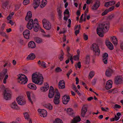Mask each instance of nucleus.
Here are the masks:
<instances>
[{
    "label": "nucleus",
    "mask_w": 123,
    "mask_h": 123,
    "mask_svg": "<svg viewBox=\"0 0 123 123\" xmlns=\"http://www.w3.org/2000/svg\"><path fill=\"white\" fill-rule=\"evenodd\" d=\"M40 3V0H34L33 5L34 6V8L35 9L39 6Z\"/></svg>",
    "instance_id": "24"
},
{
    "label": "nucleus",
    "mask_w": 123,
    "mask_h": 123,
    "mask_svg": "<svg viewBox=\"0 0 123 123\" xmlns=\"http://www.w3.org/2000/svg\"><path fill=\"white\" fill-rule=\"evenodd\" d=\"M83 38L85 40H87L88 39V36L85 33L83 34Z\"/></svg>",
    "instance_id": "52"
},
{
    "label": "nucleus",
    "mask_w": 123,
    "mask_h": 123,
    "mask_svg": "<svg viewBox=\"0 0 123 123\" xmlns=\"http://www.w3.org/2000/svg\"><path fill=\"white\" fill-rule=\"evenodd\" d=\"M110 6H111L114 5L115 3V1H110L109 2Z\"/></svg>",
    "instance_id": "59"
},
{
    "label": "nucleus",
    "mask_w": 123,
    "mask_h": 123,
    "mask_svg": "<svg viewBox=\"0 0 123 123\" xmlns=\"http://www.w3.org/2000/svg\"><path fill=\"white\" fill-rule=\"evenodd\" d=\"M9 2L8 1H6L4 3L2 4V7L3 9H5L6 7L8 5Z\"/></svg>",
    "instance_id": "40"
},
{
    "label": "nucleus",
    "mask_w": 123,
    "mask_h": 123,
    "mask_svg": "<svg viewBox=\"0 0 123 123\" xmlns=\"http://www.w3.org/2000/svg\"><path fill=\"white\" fill-rule=\"evenodd\" d=\"M29 0H24L23 2V3L24 5H26L29 3Z\"/></svg>",
    "instance_id": "46"
},
{
    "label": "nucleus",
    "mask_w": 123,
    "mask_h": 123,
    "mask_svg": "<svg viewBox=\"0 0 123 123\" xmlns=\"http://www.w3.org/2000/svg\"><path fill=\"white\" fill-rule=\"evenodd\" d=\"M54 96V88L52 86L50 87L48 96L50 98H52Z\"/></svg>",
    "instance_id": "14"
},
{
    "label": "nucleus",
    "mask_w": 123,
    "mask_h": 123,
    "mask_svg": "<svg viewBox=\"0 0 123 123\" xmlns=\"http://www.w3.org/2000/svg\"><path fill=\"white\" fill-rule=\"evenodd\" d=\"M58 87L59 89H63L65 87V82L64 80L60 81L58 84Z\"/></svg>",
    "instance_id": "17"
},
{
    "label": "nucleus",
    "mask_w": 123,
    "mask_h": 123,
    "mask_svg": "<svg viewBox=\"0 0 123 123\" xmlns=\"http://www.w3.org/2000/svg\"><path fill=\"white\" fill-rule=\"evenodd\" d=\"M121 107V106L117 104H115L114 105V108H117L118 109L120 108Z\"/></svg>",
    "instance_id": "62"
},
{
    "label": "nucleus",
    "mask_w": 123,
    "mask_h": 123,
    "mask_svg": "<svg viewBox=\"0 0 123 123\" xmlns=\"http://www.w3.org/2000/svg\"><path fill=\"white\" fill-rule=\"evenodd\" d=\"M7 72V69H4L2 72L0 73V76L1 77H3L5 75V76L3 80V83L4 84H6V79L8 77V75L7 74H6Z\"/></svg>",
    "instance_id": "6"
},
{
    "label": "nucleus",
    "mask_w": 123,
    "mask_h": 123,
    "mask_svg": "<svg viewBox=\"0 0 123 123\" xmlns=\"http://www.w3.org/2000/svg\"><path fill=\"white\" fill-rule=\"evenodd\" d=\"M80 56L78 55H74L73 56L74 59V60H79Z\"/></svg>",
    "instance_id": "48"
},
{
    "label": "nucleus",
    "mask_w": 123,
    "mask_h": 123,
    "mask_svg": "<svg viewBox=\"0 0 123 123\" xmlns=\"http://www.w3.org/2000/svg\"><path fill=\"white\" fill-rule=\"evenodd\" d=\"M38 22V21L37 19L36 18H35L34 19V21H33V24L34 25H35L36 24H38L37 23Z\"/></svg>",
    "instance_id": "63"
},
{
    "label": "nucleus",
    "mask_w": 123,
    "mask_h": 123,
    "mask_svg": "<svg viewBox=\"0 0 123 123\" xmlns=\"http://www.w3.org/2000/svg\"><path fill=\"white\" fill-rule=\"evenodd\" d=\"M108 12V11L106 9L104 11L102 12L101 15L102 16L105 15L107 14Z\"/></svg>",
    "instance_id": "47"
},
{
    "label": "nucleus",
    "mask_w": 123,
    "mask_h": 123,
    "mask_svg": "<svg viewBox=\"0 0 123 123\" xmlns=\"http://www.w3.org/2000/svg\"><path fill=\"white\" fill-rule=\"evenodd\" d=\"M72 72V71L71 69H70L68 71V73L67 74V75L68 77L69 78V76L71 73Z\"/></svg>",
    "instance_id": "61"
},
{
    "label": "nucleus",
    "mask_w": 123,
    "mask_h": 123,
    "mask_svg": "<svg viewBox=\"0 0 123 123\" xmlns=\"http://www.w3.org/2000/svg\"><path fill=\"white\" fill-rule=\"evenodd\" d=\"M35 57V54L33 53H31L28 56L26 59L28 60H33Z\"/></svg>",
    "instance_id": "25"
},
{
    "label": "nucleus",
    "mask_w": 123,
    "mask_h": 123,
    "mask_svg": "<svg viewBox=\"0 0 123 123\" xmlns=\"http://www.w3.org/2000/svg\"><path fill=\"white\" fill-rule=\"evenodd\" d=\"M25 119L29 121V123H32L31 119L29 118V116L28 113H24Z\"/></svg>",
    "instance_id": "31"
},
{
    "label": "nucleus",
    "mask_w": 123,
    "mask_h": 123,
    "mask_svg": "<svg viewBox=\"0 0 123 123\" xmlns=\"http://www.w3.org/2000/svg\"><path fill=\"white\" fill-rule=\"evenodd\" d=\"M47 1L46 0H43L42 2V3L40 6L41 8H42L44 7L46 4Z\"/></svg>",
    "instance_id": "39"
},
{
    "label": "nucleus",
    "mask_w": 123,
    "mask_h": 123,
    "mask_svg": "<svg viewBox=\"0 0 123 123\" xmlns=\"http://www.w3.org/2000/svg\"><path fill=\"white\" fill-rule=\"evenodd\" d=\"M60 103V99L54 98V104L56 105L59 104Z\"/></svg>",
    "instance_id": "43"
},
{
    "label": "nucleus",
    "mask_w": 123,
    "mask_h": 123,
    "mask_svg": "<svg viewBox=\"0 0 123 123\" xmlns=\"http://www.w3.org/2000/svg\"><path fill=\"white\" fill-rule=\"evenodd\" d=\"M63 122L62 121V120L59 118H57L55 120V122H54V123H63Z\"/></svg>",
    "instance_id": "42"
},
{
    "label": "nucleus",
    "mask_w": 123,
    "mask_h": 123,
    "mask_svg": "<svg viewBox=\"0 0 123 123\" xmlns=\"http://www.w3.org/2000/svg\"><path fill=\"white\" fill-rule=\"evenodd\" d=\"M26 93L29 101L30 102H31V103L32 104H33V102L30 97L31 95L30 92L29 91H27L26 92Z\"/></svg>",
    "instance_id": "38"
},
{
    "label": "nucleus",
    "mask_w": 123,
    "mask_h": 123,
    "mask_svg": "<svg viewBox=\"0 0 123 123\" xmlns=\"http://www.w3.org/2000/svg\"><path fill=\"white\" fill-rule=\"evenodd\" d=\"M11 91L8 88H6L4 92V96L5 99L6 100L9 99L11 97Z\"/></svg>",
    "instance_id": "7"
},
{
    "label": "nucleus",
    "mask_w": 123,
    "mask_h": 123,
    "mask_svg": "<svg viewBox=\"0 0 123 123\" xmlns=\"http://www.w3.org/2000/svg\"><path fill=\"white\" fill-rule=\"evenodd\" d=\"M50 16L51 18L53 20L54 19V13L53 12L51 13L50 14Z\"/></svg>",
    "instance_id": "56"
},
{
    "label": "nucleus",
    "mask_w": 123,
    "mask_h": 123,
    "mask_svg": "<svg viewBox=\"0 0 123 123\" xmlns=\"http://www.w3.org/2000/svg\"><path fill=\"white\" fill-rule=\"evenodd\" d=\"M87 111V108L86 107H83L81 109V116L84 117L85 114Z\"/></svg>",
    "instance_id": "22"
},
{
    "label": "nucleus",
    "mask_w": 123,
    "mask_h": 123,
    "mask_svg": "<svg viewBox=\"0 0 123 123\" xmlns=\"http://www.w3.org/2000/svg\"><path fill=\"white\" fill-rule=\"evenodd\" d=\"M91 50H93L94 55L99 56L100 54V51L98 46L96 43H93L91 47Z\"/></svg>",
    "instance_id": "3"
},
{
    "label": "nucleus",
    "mask_w": 123,
    "mask_h": 123,
    "mask_svg": "<svg viewBox=\"0 0 123 123\" xmlns=\"http://www.w3.org/2000/svg\"><path fill=\"white\" fill-rule=\"evenodd\" d=\"M28 46L29 48H33L36 47L35 43L33 41H31L29 42L28 44Z\"/></svg>",
    "instance_id": "28"
},
{
    "label": "nucleus",
    "mask_w": 123,
    "mask_h": 123,
    "mask_svg": "<svg viewBox=\"0 0 123 123\" xmlns=\"http://www.w3.org/2000/svg\"><path fill=\"white\" fill-rule=\"evenodd\" d=\"M45 87L46 88V90L47 91L48 90L49 88V84L47 83H46L44 84Z\"/></svg>",
    "instance_id": "49"
},
{
    "label": "nucleus",
    "mask_w": 123,
    "mask_h": 123,
    "mask_svg": "<svg viewBox=\"0 0 123 123\" xmlns=\"http://www.w3.org/2000/svg\"><path fill=\"white\" fill-rule=\"evenodd\" d=\"M67 111V113L69 115H72L74 114L73 110L71 108H68Z\"/></svg>",
    "instance_id": "36"
},
{
    "label": "nucleus",
    "mask_w": 123,
    "mask_h": 123,
    "mask_svg": "<svg viewBox=\"0 0 123 123\" xmlns=\"http://www.w3.org/2000/svg\"><path fill=\"white\" fill-rule=\"evenodd\" d=\"M109 22L108 23L105 22L99 24L98 27L97 28V34L99 37H103L104 35L103 32L105 33L107 32L109 29Z\"/></svg>",
    "instance_id": "1"
},
{
    "label": "nucleus",
    "mask_w": 123,
    "mask_h": 123,
    "mask_svg": "<svg viewBox=\"0 0 123 123\" xmlns=\"http://www.w3.org/2000/svg\"><path fill=\"white\" fill-rule=\"evenodd\" d=\"M94 73L93 72L91 71L89 74V76L91 78H92L94 76Z\"/></svg>",
    "instance_id": "50"
},
{
    "label": "nucleus",
    "mask_w": 123,
    "mask_h": 123,
    "mask_svg": "<svg viewBox=\"0 0 123 123\" xmlns=\"http://www.w3.org/2000/svg\"><path fill=\"white\" fill-rule=\"evenodd\" d=\"M69 14V12L68 9H66L64 12V14Z\"/></svg>",
    "instance_id": "54"
},
{
    "label": "nucleus",
    "mask_w": 123,
    "mask_h": 123,
    "mask_svg": "<svg viewBox=\"0 0 123 123\" xmlns=\"http://www.w3.org/2000/svg\"><path fill=\"white\" fill-rule=\"evenodd\" d=\"M97 79H94L92 82V85H94L96 83Z\"/></svg>",
    "instance_id": "55"
},
{
    "label": "nucleus",
    "mask_w": 123,
    "mask_h": 123,
    "mask_svg": "<svg viewBox=\"0 0 123 123\" xmlns=\"http://www.w3.org/2000/svg\"><path fill=\"white\" fill-rule=\"evenodd\" d=\"M114 17V14H111L108 16V18L109 20H111Z\"/></svg>",
    "instance_id": "51"
},
{
    "label": "nucleus",
    "mask_w": 123,
    "mask_h": 123,
    "mask_svg": "<svg viewBox=\"0 0 123 123\" xmlns=\"http://www.w3.org/2000/svg\"><path fill=\"white\" fill-rule=\"evenodd\" d=\"M44 106L46 108L50 110H51L53 108L52 106L50 104H48L45 105Z\"/></svg>",
    "instance_id": "41"
},
{
    "label": "nucleus",
    "mask_w": 123,
    "mask_h": 123,
    "mask_svg": "<svg viewBox=\"0 0 123 123\" xmlns=\"http://www.w3.org/2000/svg\"><path fill=\"white\" fill-rule=\"evenodd\" d=\"M34 31L36 32L38 31L39 29L40 28V27L38 24H36L35 25H34L33 26Z\"/></svg>",
    "instance_id": "34"
},
{
    "label": "nucleus",
    "mask_w": 123,
    "mask_h": 123,
    "mask_svg": "<svg viewBox=\"0 0 123 123\" xmlns=\"http://www.w3.org/2000/svg\"><path fill=\"white\" fill-rule=\"evenodd\" d=\"M40 89L41 91L42 92H45L46 91V88L44 87H42L40 88Z\"/></svg>",
    "instance_id": "60"
},
{
    "label": "nucleus",
    "mask_w": 123,
    "mask_h": 123,
    "mask_svg": "<svg viewBox=\"0 0 123 123\" xmlns=\"http://www.w3.org/2000/svg\"><path fill=\"white\" fill-rule=\"evenodd\" d=\"M110 4L109 2H106L105 3L104 6L108 7L110 6Z\"/></svg>",
    "instance_id": "58"
},
{
    "label": "nucleus",
    "mask_w": 123,
    "mask_h": 123,
    "mask_svg": "<svg viewBox=\"0 0 123 123\" xmlns=\"http://www.w3.org/2000/svg\"><path fill=\"white\" fill-rule=\"evenodd\" d=\"M90 61V57L89 55H87L86 57V60L85 63L86 64H88Z\"/></svg>",
    "instance_id": "37"
},
{
    "label": "nucleus",
    "mask_w": 123,
    "mask_h": 123,
    "mask_svg": "<svg viewBox=\"0 0 123 123\" xmlns=\"http://www.w3.org/2000/svg\"><path fill=\"white\" fill-rule=\"evenodd\" d=\"M108 56V55L106 53H105L103 55V61L104 63L105 64H106L107 63Z\"/></svg>",
    "instance_id": "19"
},
{
    "label": "nucleus",
    "mask_w": 123,
    "mask_h": 123,
    "mask_svg": "<svg viewBox=\"0 0 123 123\" xmlns=\"http://www.w3.org/2000/svg\"><path fill=\"white\" fill-rule=\"evenodd\" d=\"M71 20L70 19H68V27L70 28L71 27Z\"/></svg>",
    "instance_id": "57"
},
{
    "label": "nucleus",
    "mask_w": 123,
    "mask_h": 123,
    "mask_svg": "<svg viewBox=\"0 0 123 123\" xmlns=\"http://www.w3.org/2000/svg\"><path fill=\"white\" fill-rule=\"evenodd\" d=\"M38 64L40 67H42L44 68H46V63L44 62L39 60L38 62Z\"/></svg>",
    "instance_id": "26"
},
{
    "label": "nucleus",
    "mask_w": 123,
    "mask_h": 123,
    "mask_svg": "<svg viewBox=\"0 0 123 123\" xmlns=\"http://www.w3.org/2000/svg\"><path fill=\"white\" fill-rule=\"evenodd\" d=\"M34 25L33 24V20L32 19H30L28 23L26 26L28 29L30 30H31Z\"/></svg>",
    "instance_id": "15"
},
{
    "label": "nucleus",
    "mask_w": 123,
    "mask_h": 123,
    "mask_svg": "<svg viewBox=\"0 0 123 123\" xmlns=\"http://www.w3.org/2000/svg\"><path fill=\"white\" fill-rule=\"evenodd\" d=\"M10 62H8L5 63V64L4 65V67H5L6 66H8L9 67L10 66Z\"/></svg>",
    "instance_id": "64"
},
{
    "label": "nucleus",
    "mask_w": 123,
    "mask_h": 123,
    "mask_svg": "<svg viewBox=\"0 0 123 123\" xmlns=\"http://www.w3.org/2000/svg\"><path fill=\"white\" fill-rule=\"evenodd\" d=\"M114 71L110 68L106 70L105 72V75L108 77H110L112 74L114 73Z\"/></svg>",
    "instance_id": "11"
},
{
    "label": "nucleus",
    "mask_w": 123,
    "mask_h": 123,
    "mask_svg": "<svg viewBox=\"0 0 123 123\" xmlns=\"http://www.w3.org/2000/svg\"><path fill=\"white\" fill-rule=\"evenodd\" d=\"M111 82L112 83L111 80H110L106 83L105 86V88L107 90L110 89L112 87V83H111Z\"/></svg>",
    "instance_id": "21"
},
{
    "label": "nucleus",
    "mask_w": 123,
    "mask_h": 123,
    "mask_svg": "<svg viewBox=\"0 0 123 123\" xmlns=\"http://www.w3.org/2000/svg\"><path fill=\"white\" fill-rule=\"evenodd\" d=\"M32 16V14L31 12L30 11H29L27 13V15L25 18V20L26 21L29 20L31 18Z\"/></svg>",
    "instance_id": "23"
},
{
    "label": "nucleus",
    "mask_w": 123,
    "mask_h": 123,
    "mask_svg": "<svg viewBox=\"0 0 123 123\" xmlns=\"http://www.w3.org/2000/svg\"><path fill=\"white\" fill-rule=\"evenodd\" d=\"M64 55L62 54V55L60 54V56L58 57V58L60 61H61L63 60L64 58Z\"/></svg>",
    "instance_id": "45"
},
{
    "label": "nucleus",
    "mask_w": 123,
    "mask_h": 123,
    "mask_svg": "<svg viewBox=\"0 0 123 123\" xmlns=\"http://www.w3.org/2000/svg\"><path fill=\"white\" fill-rule=\"evenodd\" d=\"M62 71V70L59 67H57L55 69V71L56 73H58L60 72H61Z\"/></svg>",
    "instance_id": "44"
},
{
    "label": "nucleus",
    "mask_w": 123,
    "mask_h": 123,
    "mask_svg": "<svg viewBox=\"0 0 123 123\" xmlns=\"http://www.w3.org/2000/svg\"><path fill=\"white\" fill-rule=\"evenodd\" d=\"M100 0H97L95 3L92 7L91 8L93 10H96L97 9L100 5Z\"/></svg>",
    "instance_id": "10"
},
{
    "label": "nucleus",
    "mask_w": 123,
    "mask_h": 123,
    "mask_svg": "<svg viewBox=\"0 0 123 123\" xmlns=\"http://www.w3.org/2000/svg\"><path fill=\"white\" fill-rule=\"evenodd\" d=\"M55 94L54 96V98H56L60 99V94L57 89L56 88L55 91Z\"/></svg>",
    "instance_id": "27"
},
{
    "label": "nucleus",
    "mask_w": 123,
    "mask_h": 123,
    "mask_svg": "<svg viewBox=\"0 0 123 123\" xmlns=\"http://www.w3.org/2000/svg\"><path fill=\"white\" fill-rule=\"evenodd\" d=\"M43 26L46 30H49L51 28L50 23L46 19H43L42 21Z\"/></svg>",
    "instance_id": "5"
},
{
    "label": "nucleus",
    "mask_w": 123,
    "mask_h": 123,
    "mask_svg": "<svg viewBox=\"0 0 123 123\" xmlns=\"http://www.w3.org/2000/svg\"><path fill=\"white\" fill-rule=\"evenodd\" d=\"M11 107L13 109H18V107L15 102L14 101L11 105Z\"/></svg>",
    "instance_id": "33"
},
{
    "label": "nucleus",
    "mask_w": 123,
    "mask_h": 123,
    "mask_svg": "<svg viewBox=\"0 0 123 123\" xmlns=\"http://www.w3.org/2000/svg\"><path fill=\"white\" fill-rule=\"evenodd\" d=\"M123 82V78L121 76L117 75L115 77L114 79V83L115 84H120Z\"/></svg>",
    "instance_id": "8"
},
{
    "label": "nucleus",
    "mask_w": 123,
    "mask_h": 123,
    "mask_svg": "<svg viewBox=\"0 0 123 123\" xmlns=\"http://www.w3.org/2000/svg\"><path fill=\"white\" fill-rule=\"evenodd\" d=\"M70 99V98L69 96L68 95L67 96L66 95H64L63 97L62 98L63 103L65 105L67 104L68 102L69 101Z\"/></svg>",
    "instance_id": "12"
},
{
    "label": "nucleus",
    "mask_w": 123,
    "mask_h": 123,
    "mask_svg": "<svg viewBox=\"0 0 123 123\" xmlns=\"http://www.w3.org/2000/svg\"><path fill=\"white\" fill-rule=\"evenodd\" d=\"M38 111L39 113L40 114V116L43 117H45L46 116L47 113V111L43 109H39L38 110Z\"/></svg>",
    "instance_id": "13"
},
{
    "label": "nucleus",
    "mask_w": 123,
    "mask_h": 123,
    "mask_svg": "<svg viewBox=\"0 0 123 123\" xmlns=\"http://www.w3.org/2000/svg\"><path fill=\"white\" fill-rule=\"evenodd\" d=\"M30 32L28 30L26 29L23 32V34L24 37L27 39H29Z\"/></svg>",
    "instance_id": "16"
},
{
    "label": "nucleus",
    "mask_w": 123,
    "mask_h": 123,
    "mask_svg": "<svg viewBox=\"0 0 123 123\" xmlns=\"http://www.w3.org/2000/svg\"><path fill=\"white\" fill-rule=\"evenodd\" d=\"M16 100L18 104L23 105L25 104L26 101L22 97H18L16 98Z\"/></svg>",
    "instance_id": "9"
},
{
    "label": "nucleus",
    "mask_w": 123,
    "mask_h": 123,
    "mask_svg": "<svg viewBox=\"0 0 123 123\" xmlns=\"http://www.w3.org/2000/svg\"><path fill=\"white\" fill-rule=\"evenodd\" d=\"M57 11L58 13L59 19L60 20H61L62 19V13L61 6L57 8Z\"/></svg>",
    "instance_id": "18"
},
{
    "label": "nucleus",
    "mask_w": 123,
    "mask_h": 123,
    "mask_svg": "<svg viewBox=\"0 0 123 123\" xmlns=\"http://www.w3.org/2000/svg\"><path fill=\"white\" fill-rule=\"evenodd\" d=\"M105 44L108 48L110 50L113 49V46L112 44L108 40H106L105 42Z\"/></svg>",
    "instance_id": "20"
},
{
    "label": "nucleus",
    "mask_w": 123,
    "mask_h": 123,
    "mask_svg": "<svg viewBox=\"0 0 123 123\" xmlns=\"http://www.w3.org/2000/svg\"><path fill=\"white\" fill-rule=\"evenodd\" d=\"M18 82L21 84H25L28 81L27 77L22 74H20L18 75Z\"/></svg>",
    "instance_id": "4"
},
{
    "label": "nucleus",
    "mask_w": 123,
    "mask_h": 123,
    "mask_svg": "<svg viewBox=\"0 0 123 123\" xmlns=\"http://www.w3.org/2000/svg\"><path fill=\"white\" fill-rule=\"evenodd\" d=\"M43 78L42 74L39 73H34L32 74V79L33 82L38 85H41L43 82Z\"/></svg>",
    "instance_id": "2"
},
{
    "label": "nucleus",
    "mask_w": 123,
    "mask_h": 123,
    "mask_svg": "<svg viewBox=\"0 0 123 123\" xmlns=\"http://www.w3.org/2000/svg\"><path fill=\"white\" fill-rule=\"evenodd\" d=\"M34 39L35 41L37 43H40L42 42V39L38 37H34Z\"/></svg>",
    "instance_id": "35"
},
{
    "label": "nucleus",
    "mask_w": 123,
    "mask_h": 123,
    "mask_svg": "<svg viewBox=\"0 0 123 123\" xmlns=\"http://www.w3.org/2000/svg\"><path fill=\"white\" fill-rule=\"evenodd\" d=\"M28 87L31 89L36 90L37 88L36 86L34 84L30 83L28 85Z\"/></svg>",
    "instance_id": "32"
},
{
    "label": "nucleus",
    "mask_w": 123,
    "mask_h": 123,
    "mask_svg": "<svg viewBox=\"0 0 123 123\" xmlns=\"http://www.w3.org/2000/svg\"><path fill=\"white\" fill-rule=\"evenodd\" d=\"M81 120V119L80 117H76L74 118L72 120V123H76L80 122Z\"/></svg>",
    "instance_id": "30"
},
{
    "label": "nucleus",
    "mask_w": 123,
    "mask_h": 123,
    "mask_svg": "<svg viewBox=\"0 0 123 123\" xmlns=\"http://www.w3.org/2000/svg\"><path fill=\"white\" fill-rule=\"evenodd\" d=\"M112 42L113 44L115 45H117V41L116 37H111V38Z\"/></svg>",
    "instance_id": "29"
},
{
    "label": "nucleus",
    "mask_w": 123,
    "mask_h": 123,
    "mask_svg": "<svg viewBox=\"0 0 123 123\" xmlns=\"http://www.w3.org/2000/svg\"><path fill=\"white\" fill-rule=\"evenodd\" d=\"M114 6H113L110 7L107 10L109 12L113 10L114 9Z\"/></svg>",
    "instance_id": "53"
}]
</instances>
